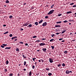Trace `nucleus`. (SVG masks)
Segmentation results:
<instances>
[{
  "label": "nucleus",
  "mask_w": 76,
  "mask_h": 76,
  "mask_svg": "<svg viewBox=\"0 0 76 76\" xmlns=\"http://www.w3.org/2000/svg\"><path fill=\"white\" fill-rule=\"evenodd\" d=\"M61 42H64V40H62L61 41Z\"/></svg>",
  "instance_id": "nucleus-62"
},
{
  "label": "nucleus",
  "mask_w": 76,
  "mask_h": 76,
  "mask_svg": "<svg viewBox=\"0 0 76 76\" xmlns=\"http://www.w3.org/2000/svg\"><path fill=\"white\" fill-rule=\"evenodd\" d=\"M16 51H19V49L18 48H16Z\"/></svg>",
  "instance_id": "nucleus-23"
},
{
  "label": "nucleus",
  "mask_w": 76,
  "mask_h": 76,
  "mask_svg": "<svg viewBox=\"0 0 76 76\" xmlns=\"http://www.w3.org/2000/svg\"><path fill=\"white\" fill-rule=\"evenodd\" d=\"M24 71H26V69H24Z\"/></svg>",
  "instance_id": "nucleus-60"
},
{
  "label": "nucleus",
  "mask_w": 76,
  "mask_h": 76,
  "mask_svg": "<svg viewBox=\"0 0 76 76\" xmlns=\"http://www.w3.org/2000/svg\"><path fill=\"white\" fill-rule=\"evenodd\" d=\"M64 53L65 54H67V50H65L64 52Z\"/></svg>",
  "instance_id": "nucleus-19"
},
{
  "label": "nucleus",
  "mask_w": 76,
  "mask_h": 76,
  "mask_svg": "<svg viewBox=\"0 0 76 76\" xmlns=\"http://www.w3.org/2000/svg\"><path fill=\"white\" fill-rule=\"evenodd\" d=\"M42 22H43V20H40L39 21V24L41 23H42Z\"/></svg>",
  "instance_id": "nucleus-8"
},
{
  "label": "nucleus",
  "mask_w": 76,
  "mask_h": 76,
  "mask_svg": "<svg viewBox=\"0 0 76 76\" xmlns=\"http://www.w3.org/2000/svg\"><path fill=\"white\" fill-rule=\"evenodd\" d=\"M54 4H53L51 6V7L52 8V9H53V7H54Z\"/></svg>",
  "instance_id": "nucleus-29"
},
{
  "label": "nucleus",
  "mask_w": 76,
  "mask_h": 76,
  "mask_svg": "<svg viewBox=\"0 0 76 76\" xmlns=\"http://www.w3.org/2000/svg\"><path fill=\"white\" fill-rule=\"evenodd\" d=\"M61 65L60 64H58V65H57L58 67H61Z\"/></svg>",
  "instance_id": "nucleus-11"
},
{
  "label": "nucleus",
  "mask_w": 76,
  "mask_h": 76,
  "mask_svg": "<svg viewBox=\"0 0 76 76\" xmlns=\"http://www.w3.org/2000/svg\"><path fill=\"white\" fill-rule=\"evenodd\" d=\"M47 22H45V23H43V24L42 25V26H46V25H47Z\"/></svg>",
  "instance_id": "nucleus-4"
},
{
  "label": "nucleus",
  "mask_w": 76,
  "mask_h": 76,
  "mask_svg": "<svg viewBox=\"0 0 76 76\" xmlns=\"http://www.w3.org/2000/svg\"><path fill=\"white\" fill-rule=\"evenodd\" d=\"M8 33H9V31H7L4 33V34H8Z\"/></svg>",
  "instance_id": "nucleus-25"
},
{
  "label": "nucleus",
  "mask_w": 76,
  "mask_h": 76,
  "mask_svg": "<svg viewBox=\"0 0 76 76\" xmlns=\"http://www.w3.org/2000/svg\"><path fill=\"white\" fill-rule=\"evenodd\" d=\"M39 62H41V60H39Z\"/></svg>",
  "instance_id": "nucleus-59"
},
{
  "label": "nucleus",
  "mask_w": 76,
  "mask_h": 76,
  "mask_svg": "<svg viewBox=\"0 0 76 76\" xmlns=\"http://www.w3.org/2000/svg\"><path fill=\"white\" fill-rule=\"evenodd\" d=\"M26 58V56H24V57H23V58Z\"/></svg>",
  "instance_id": "nucleus-55"
},
{
  "label": "nucleus",
  "mask_w": 76,
  "mask_h": 76,
  "mask_svg": "<svg viewBox=\"0 0 76 76\" xmlns=\"http://www.w3.org/2000/svg\"><path fill=\"white\" fill-rule=\"evenodd\" d=\"M46 70H47L48 71H49L50 70V69H49V68H46Z\"/></svg>",
  "instance_id": "nucleus-34"
},
{
  "label": "nucleus",
  "mask_w": 76,
  "mask_h": 76,
  "mask_svg": "<svg viewBox=\"0 0 76 76\" xmlns=\"http://www.w3.org/2000/svg\"><path fill=\"white\" fill-rule=\"evenodd\" d=\"M28 45V43H26L25 44V45H26V46H27V45Z\"/></svg>",
  "instance_id": "nucleus-46"
},
{
  "label": "nucleus",
  "mask_w": 76,
  "mask_h": 76,
  "mask_svg": "<svg viewBox=\"0 0 76 76\" xmlns=\"http://www.w3.org/2000/svg\"><path fill=\"white\" fill-rule=\"evenodd\" d=\"M70 35H73V33H70Z\"/></svg>",
  "instance_id": "nucleus-57"
},
{
  "label": "nucleus",
  "mask_w": 76,
  "mask_h": 76,
  "mask_svg": "<svg viewBox=\"0 0 76 76\" xmlns=\"http://www.w3.org/2000/svg\"><path fill=\"white\" fill-rule=\"evenodd\" d=\"M69 22H71V20H69Z\"/></svg>",
  "instance_id": "nucleus-63"
},
{
  "label": "nucleus",
  "mask_w": 76,
  "mask_h": 76,
  "mask_svg": "<svg viewBox=\"0 0 76 76\" xmlns=\"http://www.w3.org/2000/svg\"><path fill=\"white\" fill-rule=\"evenodd\" d=\"M1 47L2 48H4V46L3 45H1Z\"/></svg>",
  "instance_id": "nucleus-48"
},
{
  "label": "nucleus",
  "mask_w": 76,
  "mask_h": 76,
  "mask_svg": "<svg viewBox=\"0 0 76 76\" xmlns=\"http://www.w3.org/2000/svg\"><path fill=\"white\" fill-rule=\"evenodd\" d=\"M17 39H14V41H17Z\"/></svg>",
  "instance_id": "nucleus-56"
},
{
  "label": "nucleus",
  "mask_w": 76,
  "mask_h": 76,
  "mask_svg": "<svg viewBox=\"0 0 76 76\" xmlns=\"http://www.w3.org/2000/svg\"><path fill=\"white\" fill-rule=\"evenodd\" d=\"M9 18H10V19H12V18H13V17L12 16L10 15V16Z\"/></svg>",
  "instance_id": "nucleus-31"
},
{
  "label": "nucleus",
  "mask_w": 76,
  "mask_h": 76,
  "mask_svg": "<svg viewBox=\"0 0 76 76\" xmlns=\"http://www.w3.org/2000/svg\"><path fill=\"white\" fill-rule=\"evenodd\" d=\"M5 2L6 3H9V1H8V0H6Z\"/></svg>",
  "instance_id": "nucleus-18"
},
{
  "label": "nucleus",
  "mask_w": 76,
  "mask_h": 76,
  "mask_svg": "<svg viewBox=\"0 0 76 76\" xmlns=\"http://www.w3.org/2000/svg\"><path fill=\"white\" fill-rule=\"evenodd\" d=\"M4 72H7V69H4Z\"/></svg>",
  "instance_id": "nucleus-27"
},
{
  "label": "nucleus",
  "mask_w": 76,
  "mask_h": 76,
  "mask_svg": "<svg viewBox=\"0 0 76 76\" xmlns=\"http://www.w3.org/2000/svg\"><path fill=\"white\" fill-rule=\"evenodd\" d=\"M12 36H13V35L12 34H11L10 35V37H12Z\"/></svg>",
  "instance_id": "nucleus-35"
},
{
  "label": "nucleus",
  "mask_w": 76,
  "mask_h": 76,
  "mask_svg": "<svg viewBox=\"0 0 76 76\" xmlns=\"http://www.w3.org/2000/svg\"><path fill=\"white\" fill-rule=\"evenodd\" d=\"M61 15H62V14H60L58 15V16H61Z\"/></svg>",
  "instance_id": "nucleus-42"
},
{
  "label": "nucleus",
  "mask_w": 76,
  "mask_h": 76,
  "mask_svg": "<svg viewBox=\"0 0 76 76\" xmlns=\"http://www.w3.org/2000/svg\"><path fill=\"white\" fill-rule=\"evenodd\" d=\"M20 30H21V31H23V28L20 29Z\"/></svg>",
  "instance_id": "nucleus-54"
},
{
  "label": "nucleus",
  "mask_w": 76,
  "mask_h": 76,
  "mask_svg": "<svg viewBox=\"0 0 76 76\" xmlns=\"http://www.w3.org/2000/svg\"><path fill=\"white\" fill-rule=\"evenodd\" d=\"M26 61H25L24 62V66H25V65H26Z\"/></svg>",
  "instance_id": "nucleus-28"
},
{
  "label": "nucleus",
  "mask_w": 76,
  "mask_h": 76,
  "mask_svg": "<svg viewBox=\"0 0 76 76\" xmlns=\"http://www.w3.org/2000/svg\"><path fill=\"white\" fill-rule=\"evenodd\" d=\"M45 19H47V18H48V16H46L45 17Z\"/></svg>",
  "instance_id": "nucleus-45"
},
{
  "label": "nucleus",
  "mask_w": 76,
  "mask_h": 76,
  "mask_svg": "<svg viewBox=\"0 0 76 76\" xmlns=\"http://www.w3.org/2000/svg\"><path fill=\"white\" fill-rule=\"evenodd\" d=\"M60 33H61V32L60 33H57L56 34V35H58V34H60Z\"/></svg>",
  "instance_id": "nucleus-43"
},
{
  "label": "nucleus",
  "mask_w": 76,
  "mask_h": 76,
  "mask_svg": "<svg viewBox=\"0 0 76 76\" xmlns=\"http://www.w3.org/2000/svg\"><path fill=\"white\" fill-rule=\"evenodd\" d=\"M23 57H25V56L24 55H23Z\"/></svg>",
  "instance_id": "nucleus-64"
},
{
  "label": "nucleus",
  "mask_w": 76,
  "mask_h": 76,
  "mask_svg": "<svg viewBox=\"0 0 76 76\" xmlns=\"http://www.w3.org/2000/svg\"><path fill=\"white\" fill-rule=\"evenodd\" d=\"M13 76V74H10L9 75V76Z\"/></svg>",
  "instance_id": "nucleus-37"
},
{
  "label": "nucleus",
  "mask_w": 76,
  "mask_h": 76,
  "mask_svg": "<svg viewBox=\"0 0 76 76\" xmlns=\"http://www.w3.org/2000/svg\"><path fill=\"white\" fill-rule=\"evenodd\" d=\"M33 38H37V36H34L33 37Z\"/></svg>",
  "instance_id": "nucleus-39"
},
{
  "label": "nucleus",
  "mask_w": 76,
  "mask_h": 76,
  "mask_svg": "<svg viewBox=\"0 0 76 76\" xmlns=\"http://www.w3.org/2000/svg\"><path fill=\"white\" fill-rule=\"evenodd\" d=\"M39 51H40V50H37V51L38 52H39Z\"/></svg>",
  "instance_id": "nucleus-58"
},
{
  "label": "nucleus",
  "mask_w": 76,
  "mask_h": 76,
  "mask_svg": "<svg viewBox=\"0 0 76 76\" xmlns=\"http://www.w3.org/2000/svg\"><path fill=\"white\" fill-rule=\"evenodd\" d=\"M35 25H38V22H36L35 23Z\"/></svg>",
  "instance_id": "nucleus-15"
},
{
  "label": "nucleus",
  "mask_w": 76,
  "mask_h": 76,
  "mask_svg": "<svg viewBox=\"0 0 76 76\" xmlns=\"http://www.w3.org/2000/svg\"><path fill=\"white\" fill-rule=\"evenodd\" d=\"M37 42H40V40H37L36 41Z\"/></svg>",
  "instance_id": "nucleus-52"
},
{
  "label": "nucleus",
  "mask_w": 76,
  "mask_h": 76,
  "mask_svg": "<svg viewBox=\"0 0 76 76\" xmlns=\"http://www.w3.org/2000/svg\"><path fill=\"white\" fill-rule=\"evenodd\" d=\"M32 60H33V61H35V60H36V58H32Z\"/></svg>",
  "instance_id": "nucleus-21"
},
{
  "label": "nucleus",
  "mask_w": 76,
  "mask_h": 76,
  "mask_svg": "<svg viewBox=\"0 0 76 76\" xmlns=\"http://www.w3.org/2000/svg\"><path fill=\"white\" fill-rule=\"evenodd\" d=\"M28 27L29 28H31L32 27V24H30L28 26Z\"/></svg>",
  "instance_id": "nucleus-13"
},
{
  "label": "nucleus",
  "mask_w": 76,
  "mask_h": 76,
  "mask_svg": "<svg viewBox=\"0 0 76 76\" xmlns=\"http://www.w3.org/2000/svg\"><path fill=\"white\" fill-rule=\"evenodd\" d=\"M49 62L50 63H52L53 62V60H52V59L51 58H49Z\"/></svg>",
  "instance_id": "nucleus-3"
},
{
  "label": "nucleus",
  "mask_w": 76,
  "mask_h": 76,
  "mask_svg": "<svg viewBox=\"0 0 76 76\" xmlns=\"http://www.w3.org/2000/svg\"><path fill=\"white\" fill-rule=\"evenodd\" d=\"M19 43L20 44H23V42H19Z\"/></svg>",
  "instance_id": "nucleus-40"
},
{
  "label": "nucleus",
  "mask_w": 76,
  "mask_h": 76,
  "mask_svg": "<svg viewBox=\"0 0 76 76\" xmlns=\"http://www.w3.org/2000/svg\"><path fill=\"white\" fill-rule=\"evenodd\" d=\"M62 39H63V38L60 39H59V41H61V40H62Z\"/></svg>",
  "instance_id": "nucleus-49"
},
{
  "label": "nucleus",
  "mask_w": 76,
  "mask_h": 76,
  "mask_svg": "<svg viewBox=\"0 0 76 76\" xmlns=\"http://www.w3.org/2000/svg\"><path fill=\"white\" fill-rule=\"evenodd\" d=\"M67 14H68L69 13H72V12L70 11V12H66Z\"/></svg>",
  "instance_id": "nucleus-20"
},
{
  "label": "nucleus",
  "mask_w": 76,
  "mask_h": 76,
  "mask_svg": "<svg viewBox=\"0 0 76 76\" xmlns=\"http://www.w3.org/2000/svg\"><path fill=\"white\" fill-rule=\"evenodd\" d=\"M51 47L52 48V50H53V49L54 48V47L53 46H51Z\"/></svg>",
  "instance_id": "nucleus-33"
},
{
  "label": "nucleus",
  "mask_w": 76,
  "mask_h": 76,
  "mask_svg": "<svg viewBox=\"0 0 76 76\" xmlns=\"http://www.w3.org/2000/svg\"><path fill=\"white\" fill-rule=\"evenodd\" d=\"M42 51H46L47 50V49L46 48H43L42 49Z\"/></svg>",
  "instance_id": "nucleus-9"
},
{
  "label": "nucleus",
  "mask_w": 76,
  "mask_h": 76,
  "mask_svg": "<svg viewBox=\"0 0 76 76\" xmlns=\"http://www.w3.org/2000/svg\"><path fill=\"white\" fill-rule=\"evenodd\" d=\"M64 23H66V22H67V20H65L64 21Z\"/></svg>",
  "instance_id": "nucleus-36"
},
{
  "label": "nucleus",
  "mask_w": 76,
  "mask_h": 76,
  "mask_svg": "<svg viewBox=\"0 0 76 76\" xmlns=\"http://www.w3.org/2000/svg\"><path fill=\"white\" fill-rule=\"evenodd\" d=\"M29 76H31V75H32V72H29Z\"/></svg>",
  "instance_id": "nucleus-12"
},
{
  "label": "nucleus",
  "mask_w": 76,
  "mask_h": 76,
  "mask_svg": "<svg viewBox=\"0 0 76 76\" xmlns=\"http://www.w3.org/2000/svg\"><path fill=\"white\" fill-rule=\"evenodd\" d=\"M62 66L63 67H64V66H66V65H65V64H62Z\"/></svg>",
  "instance_id": "nucleus-30"
},
{
  "label": "nucleus",
  "mask_w": 76,
  "mask_h": 76,
  "mask_svg": "<svg viewBox=\"0 0 76 76\" xmlns=\"http://www.w3.org/2000/svg\"><path fill=\"white\" fill-rule=\"evenodd\" d=\"M61 23V21H58L56 22V23Z\"/></svg>",
  "instance_id": "nucleus-22"
},
{
  "label": "nucleus",
  "mask_w": 76,
  "mask_h": 76,
  "mask_svg": "<svg viewBox=\"0 0 76 76\" xmlns=\"http://www.w3.org/2000/svg\"><path fill=\"white\" fill-rule=\"evenodd\" d=\"M10 48H11V47H6L5 48V49L6 50V49H10Z\"/></svg>",
  "instance_id": "nucleus-14"
},
{
  "label": "nucleus",
  "mask_w": 76,
  "mask_h": 76,
  "mask_svg": "<svg viewBox=\"0 0 76 76\" xmlns=\"http://www.w3.org/2000/svg\"><path fill=\"white\" fill-rule=\"evenodd\" d=\"M69 73H72V72L70 71H69Z\"/></svg>",
  "instance_id": "nucleus-61"
},
{
  "label": "nucleus",
  "mask_w": 76,
  "mask_h": 76,
  "mask_svg": "<svg viewBox=\"0 0 76 76\" xmlns=\"http://www.w3.org/2000/svg\"><path fill=\"white\" fill-rule=\"evenodd\" d=\"M76 7V5H74L72 7Z\"/></svg>",
  "instance_id": "nucleus-44"
},
{
  "label": "nucleus",
  "mask_w": 76,
  "mask_h": 76,
  "mask_svg": "<svg viewBox=\"0 0 76 76\" xmlns=\"http://www.w3.org/2000/svg\"><path fill=\"white\" fill-rule=\"evenodd\" d=\"M2 45L4 46H6L7 45V44H3Z\"/></svg>",
  "instance_id": "nucleus-41"
},
{
  "label": "nucleus",
  "mask_w": 76,
  "mask_h": 76,
  "mask_svg": "<svg viewBox=\"0 0 76 76\" xmlns=\"http://www.w3.org/2000/svg\"><path fill=\"white\" fill-rule=\"evenodd\" d=\"M3 26H4V27H5V26H6V25L4 24L3 25Z\"/></svg>",
  "instance_id": "nucleus-51"
},
{
  "label": "nucleus",
  "mask_w": 76,
  "mask_h": 76,
  "mask_svg": "<svg viewBox=\"0 0 76 76\" xmlns=\"http://www.w3.org/2000/svg\"><path fill=\"white\" fill-rule=\"evenodd\" d=\"M55 35L54 34H53L52 35V37H53Z\"/></svg>",
  "instance_id": "nucleus-47"
},
{
  "label": "nucleus",
  "mask_w": 76,
  "mask_h": 76,
  "mask_svg": "<svg viewBox=\"0 0 76 76\" xmlns=\"http://www.w3.org/2000/svg\"><path fill=\"white\" fill-rule=\"evenodd\" d=\"M6 64H9V61H6Z\"/></svg>",
  "instance_id": "nucleus-26"
},
{
  "label": "nucleus",
  "mask_w": 76,
  "mask_h": 76,
  "mask_svg": "<svg viewBox=\"0 0 76 76\" xmlns=\"http://www.w3.org/2000/svg\"><path fill=\"white\" fill-rule=\"evenodd\" d=\"M48 75L49 76H51V75H52V73H49L48 74Z\"/></svg>",
  "instance_id": "nucleus-24"
},
{
  "label": "nucleus",
  "mask_w": 76,
  "mask_h": 76,
  "mask_svg": "<svg viewBox=\"0 0 76 76\" xmlns=\"http://www.w3.org/2000/svg\"><path fill=\"white\" fill-rule=\"evenodd\" d=\"M54 10H50L49 12L48 13V15H49L53 14V13H54Z\"/></svg>",
  "instance_id": "nucleus-1"
},
{
  "label": "nucleus",
  "mask_w": 76,
  "mask_h": 76,
  "mask_svg": "<svg viewBox=\"0 0 76 76\" xmlns=\"http://www.w3.org/2000/svg\"><path fill=\"white\" fill-rule=\"evenodd\" d=\"M55 26V27H56V28H57V27H58V28H60L61 27V26L58 25H57Z\"/></svg>",
  "instance_id": "nucleus-6"
},
{
  "label": "nucleus",
  "mask_w": 76,
  "mask_h": 76,
  "mask_svg": "<svg viewBox=\"0 0 76 76\" xmlns=\"http://www.w3.org/2000/svg\"><path fill=\"white\" fill-rule=\"evenodd\" d=\"M32 68L33 69H35V66H34V65H33L32 66Z\"/></svg>",
  "instance_id": "nucleus-32"
},
{
  "label": "nucleus",
  "mask_w": 76,
  "mask_h": 76,
  "mask_svg": "<svg viewBox=\"0 0 76 76\" xmlns=\"http://www.w3.org/2000/svg\"><path fill=\"white\" fill-rule=\"evenodd\" d=\"M17 38V37H12V39H15V38Z\"/></svg>",
  "instance_id": "nucleus-16"
},
{
  "label": "nucleus",
  "mask_w": 76,
  "mask_h": 76,
  "mask_svg": "<svg viewBox=\"0 0 76 76\" xmlns=\"http://www.w3.org/2000/svg\"><path fill=\"white\" fill-rule=\"evenodd\" d=\"M54 40V39H51L50 40V42H52V41H53Z\"/></svg>",
  "instance_id": "nucleus-17"
},
{
  "label": "nucleus",
  "mask_w": 76,
  "mask_h": 76,
  "mask_svg": "<svg viewBox=\"0 0 76 76\" xmlns=\"http://www.w3.org/2000/svg\"><path fill=\"white\" fill-rule=\"evenodd\" d=\"M27 25H28V23H26L25 24L23 25V26H27Z\"/></svg>",
  "instance_id": "nucleus-5"
},
{
  "label": "nucleus",
  "mask_w": 76,
  "mask_h": 76,
  "mask_svg": "<svg viewBox=\"0 0 76 76\" xmlns=\"http://www.w3.org/2000/svg\"><path fill=\"white\" fill-rule=\"evenodd\" d=\"M70 5H73L74 4V3H72L70 4Z\"/></svg>",
  "instance_id": "nucleus-38"
},
{
  "label": "nucleus",
  "mask_w": 76,
  "mask_h": 76,
  "mask_svg": "<svg viewBox=\"0 0 76 76\" xmlns=\"http://www.w3.org/2000/svg\"><path fill=\"white\" fill-rule=\"evenodd\" d=\"M66 30H63V31L62 32L61 34H64V32H66Z\"/></svg>",
  "instance_id": "nucleus-10"
},
{
  "label": "nucleus",
  "mask_w": 76,
  "mask_h": 76,
  "mask_svg": "<svg viewBox=\"0 0 76 76\" xmlns=\"http://www.w3.org/2000/svg\"><path fill=\"white\" fill-rule=\"evenodd\" d=\"M66 74H69L70 73V71H69L66 70Z\"/></svg>",
  "instance_id": "nucleus-7"
},
{
  "label": "nucleus",
  "mask_w": 76,
  "mask_h": 76,
  "mask_svg": "<svg viewBox=\"0 0 76 76\" xmlns=\"http://www.w3.org/2000/svg\"><path fill=\"white\" fill-rule=\"evenodd\" d=\"M41 60L42 62H44V60L42 59H41Z\"/></svg>",
  "instance_id": "nucleus-53"
},
{
  "label": "nucleus",
  "mask_w": 76,
  "mask_h": 76,
  "mask_svg": "<svg viewBox=\"0 0 76 76\" xmlns=\"http://www.w3.org/2000/svg\"><path fill=\"white\" fill-rule=\"evenodd\" d=\"M46 45L45 43H42L40 44L39 45L40 46H44V45Z\"/></svg>",
  "instance_id": "nucleus-2"
},
{
  "label": "nucleus",
  "mask_w": 76,
  "mask_h": 76,
  "mask_svg": "<svg viewBox=\"0 0 76 76\" xmlns=\"http://www.w3.org/2000/svg\"><path fill=\"white\" fill-rule=\"evenodd\" d=\"M46 39H41V40H45Z\"/></svg>",
  "instance_id": "nucleus-50"
}]
</instances>
